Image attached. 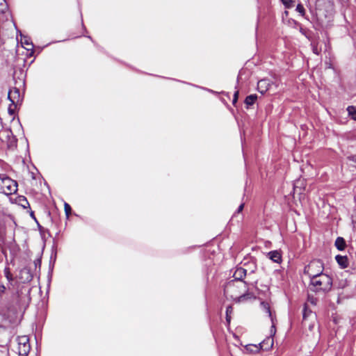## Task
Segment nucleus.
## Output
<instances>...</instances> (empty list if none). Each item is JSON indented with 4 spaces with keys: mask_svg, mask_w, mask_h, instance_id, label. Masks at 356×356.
<instances>
[{
    "mask_svg": "<svg viewBox=\"0 0 356 356\" xmlns=\"http://www.w3.org/2000/svg\"><path fill=\"white\" fill-rule=\"evenodd\" d=\"M247 269L237 267L233 274L234 280L229 281L224 288V294L236 302H243L250 298L247 283L243 279L247 275Z\"/></svg>",
    "mask_w": 356,
    "mask_h": 356,
    "instance_id": "obj_1",
    "label": "nucleus"
},
{
    "mask_svg": "<svg viewBox=\"0 0 356 356\" xmlns=\"http://www.w3.org/2000/svg\"><path fill=\"white\" fill-rule=\"evenodd\" d=\"M332 286V279L328 275L323 273L310 279L309 289L314 292H327Z\"/></svg>",
    "mask_w": 356,
    "mask_h": 356,
    "instance_id": "obj_2",
    "label": "nucleus"
},
{
    "mask_svg": "<svg viewBox=\"0 0 356 356\" xmlns=\"http://www.w3.org/2000/svg\"><path fill=\"white\" fill-rule=\"evenodd\" d=\"M323 263L319 259L312 260L305 266L304 274L308 275L309 279L323 274Z\"/></svg>",
    "mask_w": 356,
    "mask_h": 356,
    "instance_id": "obj_3",
    "label": "nucleus"
},
{
    "mask_svg": "<svg viewBox=\"0 0 356 356\" xmlns=\"http://www.w3.org/2000/svg\"><path fill=\"white\" fill-rule=\"evenodd\" d=\"M316 319V315L305 304L302 310V323L307 325L309 330H312Z\"/></svg>",
    "mask_w": 356,
    "mask_h": 356,
    "instance_id": "obj_4",
    "label": "nucleus"
},
{
    "mask_svg": "<svg viewBox=\"0 0 356 356\" xmlns=\"http://www.w3.org/2000/svg\"><path fill=\"white\" fill-rule=\"evenodd\" d=\"M8 98L11 102V105L8 108L10 113H12V106L16 107L18 104H20L22 102L23 97L20 93L19 90L17 88H13L10 89Z\"/></svg>",
    "mask_w": 356,
    "mask_h": 356,
    "instance_id": "obj_5",
    "label": "nucleus"
},
{
    "mask_svg": "<svg viewBox=\"0 0 356 356\" xmlns=\"http://www.w3.org/2000/svg\"><path fill=\"white\" fill-rule=\"evenodd\" d=\"M17 350L19 356H27L30 349L29 339L26 336H22L17 338Z\"/></svg>",
    "mask_w": 356,
    "mask_h": 356,
    "instance_id": "obj_6",
    "label": "nucleus"
},
{
    "mask_svg": "<svg viewBox=\"0 0 356 356\" xmlns=\"http://www.w3.org/2000/svg\"><path fill=\"white\" fill-rule=\"evenodd\" d=\"M19 279L22 282H29L33 279V275L31 272V270L27 267L23 268L19 274Z\"/></svg>",
    "mask_w": 356,
    "mask_h": 356,
    "instance_id": "obj_7",
    "label": "nucleus"
},
{
    "mask_svg": "<svg viewBox=\"0 0 356 356\" xmlns=\"http://www.w3.org/2000/svg\"><path fill=\"white\" fill-rule=\"evenodd\" d=\"M271 86L270 81L267 79H261L257 83V90L261 94L268 91Z\"/></svg>",
    "mask_w": 356,
    "mask_h": 356,
    "instance_id": "obj_8",
    "label": "nucleus"
},
{
    "mask_svg": "<svg viewBox=\"0 0 356 356\" xmlns=\"http://www.w3.org/2000/svg\"><path fill=\"white\" fill-rule=\"evenodd\" d=\"M3 183L7 187L9 193H13L17 191V184L15 181L6 177L3 180Z\"/></svg>",
    "mask_w": 356,
    "mask_h": 356,
    "instance_id": "obj_9",
    "label": "nucleus"
},
{
    "mask_svg": "<svg viewBox=\"0 0 356 356\" xmlns=\"http://www.w3.org/2000/svg\"><path fill=\"white\" fill-rule=\"evenodd\" d=\"M268 258L273 261L280 264L282 262V255L280 251L273 250L268 253Z\"/></svg>",
    "mask_w": 356,
    "mask_h": 356,
    "instance_id": "obj_10",
    "label": "nucleus"
},
{
    "mask_svg": "<svg viewBox=\"0 0 356 356\" xmlns=\"http://www.w3.org/2000/svg\"><path fill=\"white\" fill-rule=\"evenodd\" d=\"M259 345L261 349L266 350H270L273 346V339L272 337H268Z\"/></svg>",
    "mask_w": 356,
    "mask_h": 356,
    "instance_id": "obj_11",
    "label": "nucleus"
},
{
    "mask_svg": "<svg viewBox=\"0 0 356 356\" xmlns=\"http://www.w3.org/2000/svg\"><path fill=\"white\" fill-rule=\"evenodd\" d=\"M21 42L22 44V46L28 51L33 49V44L31 42H30V38L26 36L22 37Z\"/></svg>",
    "mask_w": 356,
    "mask_h": 356,
    "instance_id": "obj_12",
    "label": "nucleus"
},
{
    "mask_svg": "<svg viewBox=\"0 0 356 356\" xmlns=\"http://www.w3.org/2000/svg\"><path fill=\"white\" fill-rule=\"evenodd\" d=\"M334 244L336 248L340 251L343 250L346 246L344 238L340 236L337 238Z\"/></svg>",
    "mask_w": 356,
    "mask_h": 356,
    "instance_id": "obj_13",
    "label": "nucleus"
},
{
    "mask_svg": "<svg viewBox=\"0 0 356 356\" xmlns=\"http://www.w3.org/2000/svg\"><path fill=\"white\" fill-rule=\"evenodd\" d=\"M335 259L339 264V266H341L342 268H346L348 266V259L346 256H341V255H337L335 257Z\"/></svg>",
    "mask_w": 356,
    "mask_h": 356,
    "instance_id": "obj_14",
    "label": "nucleus"
},
{
    "mask_svg": "<svg viewBox=\"0 0 356 356\" xmlns=\"http://www.w3.org/2000/svg\"><path fill=\"white\" fill-rule=\"evenodd\" d=\"M257 99V96L255 94L247 96L245 99V104H246L247 107L252 106L254 104Z\"/></svg>",
    "mask_w": 356,
    "mask_h": 356,
    "instance_id": "obj_15",
    "label": "nucleus"
},
{
    "mask_svg": "<svg viewBox=\"0 0 356 356\" xmlns=\"http://www.w3.org/2000/svg\"><path fill=\"white\" fill-rule=\"evenodd\" d=\"M4 275L6 278L7 279L9 284H12L13 282L14 281L13 276L10 272V269L9 267L6 266L3 270Z\"/></svg>",
    "mask_w": 356,
    "mask_h": 356,
    "instance_id": "obj_16",
    "label": "nucleus"
},
{
    "mask_svg": "<svg viewBox=\"0 0 356 356\" xmlns=\"http://www.w3.org/2000/svg\"><path fill=\"white\" fill-rule=\"evenodd\" d=\"M347 111L351 118L354 120H356V108L353 106H349L347 108Z\"/></svg>",
    "mask_w": 356,
    "mask_h": 356,
    "instance_id": "obj_17",
    "label": "nucleus"
},
{
    "mask_svg": "<svg viewBox=\"0 0 356 356\" xmlns=\"http://www.w3.org/2000/svg\"><path fill=\"white\" fill-rule=\"evenodd\" d=\"M245 349L248 352H250V353H258L260 347L259 348L257 346H255V345H248L246 346L245 347Z\"/></svg>",
    "mask_w": 356,
    "mask_h": 356,
    "instance_id": "obj_18",
    "label": "nucleus"
},
{
    "mask_svg": "<svg viewBox=\"0 0 356 356\" xmlns=\"http://www.w3.org/2000/svg\"><path fill=\"white\" fill-rule=\"evenodd\" d=\"M311 47H312V51L314 54H315L316 55L320 54V53L321 51V49L318 48L317 42H312Z\"/></svg>",
    "mask_w": 356,
    "mask_h": 356,
    "instance_id": "obj_19",
    "label": "nucleus"
},
{
    "mask_svg": "<svg viewBox=\"0 0 356 356\" xmlns=\"http://www.w3.org/2000/svg\"><path fill=\"white\" fill-rule=\"evenodd\" d=\"M286 8H291L294 6L295 1L293 0H280Z\"/></svg>",
    "mask_w": 356,
    "mask_h": 356,
    "instance_id": "obj_20",
    "label": "nucleus"
},
{
    "mask_svg": "<svg viewBox=\"0 0 356 356\" xmlns=\"http://www.w3.org/2000/svg\"><path fill=\"white\" fill-rule=\"evenodd\" d=\"M233 311V308L232 306H227V308H226V320L227 321L228 323H229L230 322V320H231V316H230V314H232Z\"/></svg>",
    "mask_w": 356,
    "mask_h": 356,
    "instance_id": "obj_21",
    "label": "nucleus"
},
{
    "mask_svg": "<svg viewBox=\"0 0 356 356\" xmlns=\"http://www.w3.org/2000/svg\"><path fill=\"white\" fill-rule=\"evenodd\" d=\"M64 209H65V213L67 218H69V216L71 213V211H72L70 205L68 203L65 202Z\"/></svg>",
    "mask_w": 356,
    "mask_h": 356,
    "instance_id": "obj_22",
    "label": "nucleus"
},
{
    "mask_svg": "<svg viewBox=\"0 0 356 356\" xmlns=\"http://www.w3.org/2000/svg\"><path fill=\"white\" fill-rule=\"evenodd\" d=\"M296 11L298 12L302 16L305 14V10L301 3H298L296 6Z\"/></svg>",
    "mask_w": 356,
    "mask_h": 356,
    "instance_id": "obj_23",
    "label": "nucleus"
},
{
    "mask_svg": "<svg viewBox=\"0 0 356 356\" xmlns=\"http://www.w3.org/2000/svg\"><path fill=\"white\" fill-rule=\"evenodd\" d=\"M6 292V287L0 283V298H2Z\"/></svg>",
    "mask_w": 356,
    "mask_h": 356,
    "instance_id": "obj_24",
    "label": "nucleus"
},
{
    "mask_svg": "<svg viewBox=\"0 0 356 356\" xmlns=\"http://www.w3.org/2000/svg\"><path fill=\"white\" fill-rule=\"evenodd\" d=\"M265 309L266 310V312L268 314L269 316L271 318V321L272 322L273 321V319L272 318V314H271V312H270V307L268 305H265Z\"/></svg>",
    "mask_w": 356,
    "mask_h": 356,
    "instance_id": "obj_25",
    "label": "nucleus"
},
{
    "mask_svg": "<svg viewBox=\"0 0 356 356\" xmlns=\"http://www.w3.org/2000/svg\"><path fill=\"white\" fill-rule=\"evenodd\" d=\"M300 33H301L302 35H305L307 38H309V35H308V33H307L308 31H306V30H305V29H304L303 28L300 27Z\"/></svg>",
    "mask_w": 356,
    "mask_h": 356,
    "instance_id": "obj_26",
    "label": "nucleus"
},
{
    "mask_svg": "<svg viewBox=\"0 0 356 356\" xmlns=\"http://www.w3.org/2000/svg\"><path fill=\"white\" fill-rule=\"evenodd\" d=\"M238 96V91L237 90L234 94V98H233V101H232L233 104H234L237 102Z\"/></svg>",
    "mask_w": 356,
    "mask_h": 356,
    "instance_id": "obj_27",
    "label": "nucleus"
},
{
    "mask_svg": "<svg viewBox=\"0 0 356 356\" xmlns=\"http://www.w3.org/2000/svg\"><path fill=\"white\" fill-rule=\"evenodd\" d=\"M34 264H35V268H37L38 265L39 266H40V264H41V260H40V259H35V260L34 261Z\"/></svg>",
    "mask_w": 356,
    "mask_h": 356,
    "instance_id": "obj_28",
    "label": "nucleus"
},
{
    "mask_svg": "<svg viewBox=\"0 0 356 356\" xmlns=\"http://www.w3.org/2000/svg\"><path fill=\"white\" fill-rule=\"evenodd\" d=\"M243 207H244V204H243V203L239 205V207H238V209H237L236 212H237V213H240V212H241V211H242V210L243 209Z\"/></svg>",
    "mask_w": 356,
    "mask_h": 356,
    "instance_id": "obj_29",
    "label": "nucleus"
},
{
    "mask_svg": "<svg viewBox=\"0 0 356 356\" xmlns=\"http://www.w3.org/2000/svg\"><path fill=\"white\" fill-rule=\"evenodd\" d=\"M349 160L356 163V155H353L348 157Z\"/></svg>",
    "mask_w": 356,
    "mask_h": 356,
    "instance_id": "obj_30",
    "label": "nucleus"
},
{
    "mask_svg": "<svg viewBox=\"0 0 356 356\" xmlns=\"http://www.w3.org/2000/svg\"><path fill=\"white\" fill-rule=\"evenodd\" d=\"M270 333L271 334H275V327L274 325H273L271 326V328H270Z\"/></svg>",
    "mask_w": 356,
    "mask_h": 356,
    "instance_id": "obj_31",
    "label": "nucleus"
},
{
    "mask_svg": "<svg viewBox=\"0 0 356 356\" xmlns=\"http://www.w3.org/2000/svg\"><path fill=\"white\" fill-rule=\"evenodd\" d=\"M240 290L241 289H239L235 288V292L237 293V296H236L237 298L242 295V293H239Z\"/></svg>",
    "mask_w": 356,
    "mask_h": 356,
    "instance_id": "obj_32",
    "label": "nucleus"
},
{
    "mask_svg": "<svg viewBox=\"0 0 356 356\" xmlns=\"http://www.w3.org/2000/svg\"><path fill=\"white\" fill-rule=\"evenodd\" d=\"M254 268L250 270L249 274L254 273L256 270V266L253 264Z\"/></svg>",
    "mask_w": 356,
    "mask_h": 356,
    "instance_id": "obj_33",
    "label": "nucleus"
},
{
    "mask_svg": "<svg viewBox=\"0 0 356 356\" xmlns=\"http://www.w3.org/2000/svg\"><path fill=\"white\" fill-rule=\"evenodd\" d=\"M1 313H2L3 314H4V315L6 314V313H5V312H4V311H2V312H1Z\"/></svg>",
    "mask_w": 356,
    "mask_h": 356,
    "instance_id": "obj_34",
    "label": "nucleus"
}]
</instances>
